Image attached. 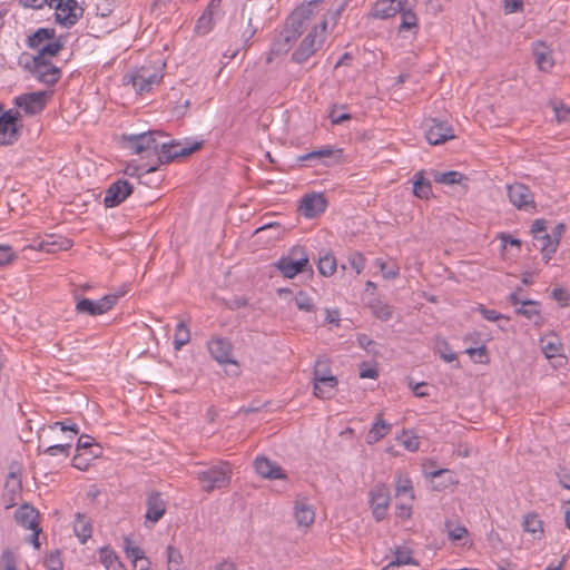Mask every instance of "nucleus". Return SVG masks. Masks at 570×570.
<instances>
[{
    "label": "nucleus",
    "instance_id": "f257e3e1",
    "mask_svg": "<svg viewBox=\"0 0 570 570\" xmlns=\"http://www.w3.org/2000/svg\"><path fill=\"white\" fill-rule=\"evenodd\" d=\"M321 1L322 0H313L303 3L289 14L277 40L279 50H288L304 31L311 30L314 26L312 22L316 16L315 8Z\"/></svg>",
    "mask_w": 570,
    "mask_h": 570
},
{
    "label": "nucleus",
    "instance_id": "f03ea898",
    "mask_svg": "<svg viewBox=\"0 0 570 570\" xmlns=\"http://www.w3.org/2000/svg\"><path fill=\"white\" fill-rule=\"evenodd\" d=\"M326 27V19H322L311 28L298 48L292 53V60L294 62L303 63L307 61L308 58H311L321 48L324 42Z\"/></svg>",
    "mask_w": 570,
    "mask_h": 570
},
{
    "label": "nucleus",
    "instance_id": "7ed1b4c3",
    "mask_svg": "<svg viewBox=\"0 0 570 570\" xmlns=\"http://www.w3.org/2000/svg\"><path fill=\"white\" fill-rule=\"evenodd\" d=\"M202 146V140H161L158 161L160 164H168L178 159L179 157L191 155L193 153L200 149Z\"/></svg>",
    "mask_w": 570,
    "mask_h": 570
},
{
    "label": "nucleus",
    "instance_id": "20e7f679",
    "mask_svg": "<svg viewBox=\"0 0 570 570\" xmlns=\"http://www.w3.org/2000/svg\"><path fill=\"white\" fill-rule=\"evenodd\" d=\"M276 266L283 276L287 278H292L307 268L311 269L308 256L302 246L293 247L287 256L278 259Z\"/></svg>",
    "mask_w": 570,
    "mask_h": 570
},
{
    "label": "nucleus",
    "instance_id": "39448f33",
    "mask_svg": "<svg viewBox=\"0 0 570 570\" xmlns=\"http://www.w3.org/2000/svg\"><path fill=\"white\" fill-rule=\"evenodd\" d=\"M197 479L206 492L222 489L229 483V469L227 464L206 468L197 472Z\"/></svg>",
    "mask_w": 570,
    "mask_h": 570
},
{
    "label": "nucleus",
    "instance_id": "423d86ee",
    "mask_svg": "<svg viewBox=\"0 0 570 570\" xmlns=\"http://www.w3.org/2000/svg\"><path fill=\"white\" fill-rule=\"evenodd\" d=\"M48 7L55 9L57 23L65 28L75 26L83 12L77 0H49Z\"/></svg>",
    "mask_w": 570,
    "mask_h": 570
},
{
    "label": "nucleus",
    "instance_id": "0eeeda50",
    "mask_svg": "<svg viewBox=\"0 0 570 570\" xmlns=\"http://www.w3.org/2000/svg\"><path fill=\"white\" fill-rule=\"evenodd\" d=\"M164 138H167V136L161 131L153 130L139 135H131L127 138V141L134 154L140 155L144 153H153L158 156L160 144Z\"/></svg>",
    "mask_w": 570,
    "mask_h": 570
},
{
    "label": "nucleus",
    "instance_id": "6e6552de",
    "mask_svg": "<svg viewBox=\"0 0 570 570\" xmlns=\"http://www.w3.org/2000/svg\"><path fill=\"white\" fill-rule=\"evenodd\" d=\"M20 121V112L18 110L2 111L0 106V144L12 145L20 137L22 125Z\"/></svg>",
    "mask_w": 570,
    "mask_h": 570
},
{
    "label": "nucleus",
    "instance_id": "1a4fd4ad",
    "mask_svg": "<svg viewBox=\"0 0 570 570\" xmlns=\"http://www.w3.org/2000/svg\"><path fill=\"white\" fill-rule=\"evenodd\" d=\"M368 495L373 518L377 522L384 520L390 505V489L387 488V485L380 483L371 489Z\"/></svg>",
    "mask_w": 570,
    "mask_h": 570
},
{
    "label": "nucleus",
    "instance_id": "9d476101",
    "mask_svg": "<svg viewBox=\"0 0 570 570\" xmlns=\"http://www.w3.org/2000/svg\"><path fill=\"white\" fill-rule=\"evenodd\" d=\"M508 197L511 204L520 210L530 212L535 209L533 194L528 186L514 183L507 186Z\"/></svg>",
    "mask_w": 570,
    "mask_h": 570
},
{
    "label": "nucleus",
    "instance_id": "9b49d317",
    "mask_svg": "<svg viewBox=\"0 0 570 570\" xmlns=\"http://www.w3.org/2000/svg\"><path fill=\"white\" fill-rule=\"evenodd\" d=\"M118 299L117 295H105L98 301L81 298L76 304V311L81 314L97 316L110 311Z\"/></svg>",
    "mask_w": 570,
    "mask_h": 570
},
{
    "label": "nucleus",
    "instance_id": "f8f14e48",
    "mask_svg": "<svg viewBox=\"0 0 570 570\" xmlns=\"http://www.w3.org/2000/svg\"><path fill=\"white\" fill-rule=\"evenodd\" d=\"M328 202L324 194H306L299 200L298 210L306 218H315L323 214L327 208Z\"/></svg>",
    "mask_w": 570,
    "mask_h": 570
},
{
    "label": "nucleus",
    "instance_id": "ddd939ff",
    "mask_svg": "<svg viewBox=\"0 0 570 570\" xmlns=\"http://www.w3.org/2000/svg\"><path fill=\"white\" fill-rule=\"evenodd\" d=\"M134 191V186L125 179H118L112 183L106 190L104 204L107 208L119 206Z\"/></svg>",
    "mask_w": 570,
    "mask_h": 570
},
{
    "label": "nucleus",
    "instance_id": "4468645a",
    "mask_svg": "<svg viewBox=\"0 0 570 570\" xmlns=\"http://www.w3.org/2000/svg\"><path fill=\"white\" fill-rule=\"evenodd\" d=\"M14 105L29 116L40 114L46 106V92L23 94L14 98Z\"/></svg>",
    "mask_w": 570,
    "mask_h": 570
},
{
    "label": "nucleus",
    "instance_id": "2eb2a0df",
    "mask_svg": "<svg viewBox=\"0 0 570 570\" xmlns=\"http://www.w3.org/2000/svg\"><path fill=\"white\" fill-rule=\"evenodd\" d=\"M425 137L431 145H440L454 138L453 128L446 122L431 119Z\"/></svg>",
    "mask_w": 570,
    "mask_h": 570
},
{
    "label": "nucleus",
    "instance_id": "dca6fc26",
    "mask_svg": "<svg viewBox=\"0 0 570 570\" xmlns=\"http://www.w3.org/2000/svg\"><path fill=\"white\" fill-rule=\"evenodd\" d=\"M256 224L257 227L252 233V237H255L256 240H261L263 235L268 233V239L264 243V246H267L274 240H277L284 232V228L279 223L272 222L267 219V217H261Z\"/></svg>",
    "mask_w": 570,
    "mask_h": 570
},
{
    "label": "nucleus",
    "instance_id": "f3484780",
    "mask_svg": "<svg viewBox=\"0 0 570 570\" xmlns=\"http://www.w3.org/2000/svg\"><path fill=\"white\" fill-rule=\"evenodd\" d=\"M72 246V242L66 237H56L55 235H48L42 239H35L30 245L31 248L42 250L46 253H57L60 250H68Z\"/></svg>",
    "mask_w": 570,
    "mask_h": 570
},
{
    "label": "nucleus",
    "instance_id": "a211bd4d",
    "mask_svg": "<svg viewBox=\"0 0 570 570\" xmlns=\"http://www.w3.org/2000/svg\"><path fill=\"white\" fill-rule=\"evenodd\" d=\"M222 0H210L206 9L197 19L194 32L198 36L209 33L214 28V14L220 8Z\"/></svg>",
    "mask_w": 570,
    "mask_h": 570
},
{
    "label": "nucleus",
    "instance_id": "6ab92c4d",
    "mask_svg": "<svg viewBox=\"0 0 570 570\" xmlns=\"http://www.w3.org/2000/svg\"><path fill=\"white\" fill-rule=\"evenodd\" d=\"M337 385V379L334 375H320V372H314V395L316 397L327 400L334 395Z\"/></svg>",
    "mask_w": 570,
    "mask_h": 570
},
{
    "label": "nucleus",
    "instance_id": "aec40b11",
    "mask_svg": "<svg viewBox=\"0 0 570 570\" xmlns=\"http://www.w3.org/2000/svg\"><path fill=\"white\" fill-rule=\"evenodd\" d=\"M532 55L539 70L548 72L553 68L552 50L543 41L532 43Z\"/></svg>",
    "mask_w": 570,
    "mask_h": 570
},
{
    "label": "nucleus",
    "instance_id": "412c9836",
    "mask_svg": "<svg viewBox=\"0 0 570 570\" xmlns=\"http://www.w3.org/2000/svg\"><path fill=\"white\" fill-rule=\"evenodd\" d=\"M32 72L39 81L46 85H55L60 78L59 68L50 61H33Z\"/></svg>",
    "mask_w": 570,
    "mask_h": 570
},
{
    "label": "nucleus",
    "instance_id": "4be33fe9",
    "mask_svg": "<svg viewBox=\"0 0 570 570\" xmlns=\"http://www.w3.org/2000/svg\"><path fill=\"white\" fill-rule=\"evenodd\" d=\"M146 521L158 522L166 512V502L159 492H151L146 500Z\"/></svg>",
    "mask_w": 570,
    "mask_h": 570
},
{
    "label": "nucleus",
    "instance_id": "5701e85b",
    "mask_svg": "<svg viewBox=\"0 0 570 570\" xmlns=\"http://www.w3.org/2000/svg\"><path fill=\"white\" fill-rule=\"evenodd\" d=\"M403 0H379L371 10V16L377 19H389L402 10Z\"/></svg>",
    "mask_w": 570,
    "mask_h": 570
},
{
    "label": "nucleus",
    "instance_id": "b1692460",
    "mask_svg": "<svg viewBox=\"0 0 570 570\" xmlns=\"http://www.w3.org/2000/svg\"><path fill=\"white\" fill-rule=\"evenodd\" d=\"M294 518L299 528H309L315 520V510L305 500H297L294 503Z\"/></svg>",
    "mask_w": 570,
    "mask_h": 570
},
{
    "label": "nucleus",
    "instance_id": "393cba45",
    "mask_svg": "<svg viewBox=\"0 0 570 570\" xmlns=\"http://www.w3.org/2000/svg\"><path fill=\"white\" fill-rule=\"evenodd\" d=\"M416 0H403L402 10L397 12L401 17L399 31L417 29V17L414 13Z\"/></svg>",
    "mask_w": 570,
    "mask_h": 570
},
{
    "label": "nucleus",
    "instance_id": "a878e982",
    "mask_svg": "<svg viewBox=\"0 0 570 570\" xmlns=\"http://www.w3.org/2000/svg\"><path fill=\"white\" fill-rule=\"evenodd\" d=\"M14 519L17 523L24 529L32 530L39 527V513L33 507L28 504H23L17 509Z\"/></svg>",
    "mask_w": 570,
    "mask_h": 570
},
{
    "label": "nucleus",
    "instance_id": "bb28decb",
    "mask_svg": "<svg viewBox=\"0 0 570 570\" xmlns=\"http://www.w3.org/2000/svg\"><path fill=\"white\" fill-rule=\"evenodd\" d=\"M256 472L265 479H283L285 474L279 465L266 458L257 456L254 462Z\"/></svg>",
    "mask_w": 570,
    "mask_h": 570
},
{
    "label": "nucleus",
    "instance_id": "cd10ccee",
    "mask_svg": "<svg viewBox=\"0 0 570 570\" xmlns=\"http://www.w3.org/2000/svg\"><path fill=\"white\" fill-rule=\"evenodd\" d=\"M208 351L218 363H230V345L223 338H213L208 342Z\"/></svg>",
    "mask_w": 570,
    "mask_h": 570
},
{
    "label": "nucleus",
    "instance_id": "c85d7f7f",
    "mask_svg": "<svg viewBox=\"0 0 570 570\" xmlns=\"http://www.w3.org/2000/svg\"><path fill=\"white\" fill-rule=\"evenodd\" d=\"M424 174V170L414 174L412 193L420 199L429 200L433 196V190L431 181L425 179Z\"/></svg>",
    "mask_w": 570,
    "mask_h": 570
},
{
    "label": "nucleus",
    "instance_id": "c756f323",
    "mask_svg": "<svg viewBox=\"0 0 570 570\" xmlns=\"http://www.w3.org/2000/svg\"><path fill=\"white\" fill-rule=\"evenodd\" d=\"M73 531L80 543L85 544L92 533L91 519L78 512L73 522Z\"/></svg>",
    "mask_w": 570,
    "mask_h": 570
},
{
    "label": "nucleus",
    "instance_id": "7c9ffc66",
    "mask_svg": "<svg viewBox=\"0 0 570 570\" xmlns=\"http://www.w3.org/2000/svg\"><path fill=\"white\" fill-rule=\"evenodd\" d=\"M534 247L542 253L544 262L548 263L557 252L558 242L556 239H551V235L547 232L543 233V235L534 237Z\"/></svg>",
    "mask_w": 570,
    "mask_h": 570
},
{
    "label": "nucleus",
    "instance_id": "2f4dec72",
    "mask_svg": "<svg viewBox=\"0 0 570 570\" xmlns=\"http://www.w3.org/2000/svg\"><path fill=\"white\" fill-rule=\"evenodd\" d=\"M391 428L392 425L383 420L382 414H379L366 435V442L368 444L379 442L390 432Z\"/></svg>",
    "mask_w": 570,
    "mask_h": 570
},
{
    "label": "nucleus",
    "instance_id": "473e14b6",
    "mask_svg": "<svg viewBox=\"0 0 570 570\" xmlns=\"http://www.w3.org/2000/svg\"><path fill=\"white\" fill-rule=\"evenodd\" d=\"M125 79L126 82L131 83L134 89L140 95L144 92H149L151 90L141 68L126 75Z\"/></svg>",
    "mask_w": 570,
    "mask_h": 570
},
{
    "label": "nucleus",
    "instance_id": "72a5a7b5",
    "mask_svg": "<svg viewBox=\"0 0 570 570\" xmlns=\"http://www.w3.org/2000/svg\"><path fill=\"white\" fill-rule=\"evenodd\" d=\"M341 150L334 149L332 146H324L320 149L312 150L305 155H302L298 157V160L301 161H308V160H323L325 158L331 157H340Z\"/></svg>",
    "mask_w": 570,
    "mask_h": 570
},
{
    "label": "nucleus",
    "instance_id": "f704fd0d",
    "mask_svg": "<svg viewBox=\"0 0 570 570\" xmlns=\"http://www.w3.org/2000/svg\"><path fill=\"white\" fill-rule=\"evenodd\" d=\"M368 308L376 318L384 322L389 321L393 315L392 306L380 298H373L368 303Z\"/></svg>",
    "mask_w": 570,
    "mask_h": 570
},
{
    "label": "nucleus",
    "instance_id": "c9c22d12",
    "mask_svg": "<svg viewBox=\"0 0 570 570\" xmlns=\"http://www.w3.org/2000/svg\"><path fill=\"white\" fill-rule=\"evenodd\" d=\"M523 530L533 534L534 539H541L543 535V522L537 513H529L523 520Z\"/></svg>",
    "mask_w": 570,
    "mask_h": 570
},
{
    "label": "nucleus",
    "instance_id": "e433bc0d",
    "mask_svg": "<svg viewBox=\"0 0 570 570\" xmlns=\"http://www.w3.org/2000/svg\"><path fill=\"white\" fill-rule=\"evenodd\" d=\"M99 560L105 566L106 570H121L122 563L119 561L118 556L108 547L99 550Z\"/></svg>",
    "mask_w": 570,
    "mask_h": 570
},
{
    "label": "nucleus",
    "instance_id": "4c0bfd02",
    "mask_svg": "<svg viewBox=\"0 0 570 570\" xmlns=\"http://www.w3.org/2000/svg\"><path fill=\"white\" fill-rule=\"evenodd\" d=\"M336 259L332 253L325 252L323 255H320L317 262V269L321 275L330 277L336 272Z\"/></svg>",
    "mask_w": 570,
    "mask_h": 570
},
{
    "label": "nucleus",
    "instance_id": "58836bf2",
    "mask_svg": "<svg viewBox=\"0 0 570 570\" xmlns=\"http://www.w3.org/2000/svg\"><path fill=\"white\" fill-rule=\"evenodd\" d=\"M56 31L52 28H40L28 37L27 43L30 48L37 49L42 46L46 40H52Z\"/></svg>",
    "mask_w": 570,
    "mask_h": 570
},
{
    "label": "nucleus",
    "instance_id": "ea45409f",
    "mask_svg": "<svg viewBox=\"0 0 570 570\" xmlns=\"http://www.w3.org/2000/svg\"><path fill=\"white\" fill-rule=\"evenodd\" d=\"M62 48L63 43L61 39L53 40L39 48V52L33 57V61H48V57H55Z\"/></svg>",
    "mask_w": 570,
    "mask_h": 570
},
{
    "label": "nucleus",
    "instance_id": "a19ab883",
    "mask_svg": "<svg viewBox=\"0 0 570 570\" xmlns=\"http://www.w3.org/2000/svg\"><path fill=\"white\" fill-rule=\"evenodd\" d=\"M432 175L435 183L445 185L461 184L462 180L466 179L463 174L455 170L445 173L433 171Z\"/></svg>",
    "mask_w": 570,
    "mask_h": 570
},
{
    "label": "nucleus",
    "instance_id": "79ce46f5",
    "mask_svg": "<svg viewBox=\"0 0 570 570\" xmlns=\"http://www.w3.org/2000/svg\"><path fill=\"white\" fill-rule=\"evenodd\" d=\"M515 313L525 318L533 321L534 317L540 318L539 303L530 299L521 302L519 307H515Z\"/></svg>",
    "mask_w": 570,
    "mask_h": 570
},
{
    "label": "nucleus",
    "instance_id": "37998d69",
    "mask_svg": "<svg viewBox=\"0 0 570 570\" xmlns=\"http://www.w3.org/2000/svg\"><path fill=\"white\" fill-rule=\"evenodd\" d=\"M395 495L406 497L409 501L414 500L412 481L407 476H399L395 484Z\"/></svg>",
    "mask_w": 570,
    "mask_h": 570
},
{
    "label": "nucleus",
    "instance_id": "c03bdc74",
    "mask_svg": "<svg viewBox=\"0 0 570 570\" xmlns=\"http://www.w3.org/2000/svg\"><path fill=\"white\" fill-rule=\"evenodd\" d=\"M541 350L547 358L554 357L561 350V343L558 337H544L541 340Z\"/></svg>",
    "mask_w": 570,
    "mask_h": 570
},
{
    "label": "nucleus",
    "instance_id": "a18cd8bd",
    "mask_svg": "<svg viewBox=\"0 0 570 570\" xmlns=\"http://www.w3.org/2000/svg\"><path fill=\"white\" fill-rule=\"evenodd\" d=\"M411 563H414L411 550L407 548H397L389 566H406Z\"/></svg>",
    "mask_w": 570,
    "mask_h": 570
},
{
    "label": "nucleus",
    "instance_id": "49530a36",
    "mask_svg": "<svg viewBox=\"0 0 570 570\" xmlns=\"http://www.w3.org/2000/svg\"><path fill=\"white\" fill-rule=\"evenodd\" d=\"M189 340H190L189 330L183 322H179L175 330V340H174L175 348L180 350L181 346H184L185 344H187L189 342Z\"/></svg>",
    "mask_w": 570,
    "mask_h": 570
},
{
    "label": "nucleus",
    "instance_id": "de8ad7c7",
    "mask_svg": "<svg viewBox=\"0 0 570 570\" xmlns=\"http://www.w3.org/2000/svg\"><path fill=\"white\" fill-rule=\"evenodd\" d=\"M294 302L296 307L299 311L312 313L315 312V305L313 303L312 297H309L305 292L299 291L297 295L294 297Z\"/></svg>",
    "mask_w": 570,
    "mask_h": 570
},
{
    "label": "nucleus",
    "instance_id": "09e8293b",
    "mask_svg": "<svg viewBox=\"0 0 570 570\" xmlns=\"http://www.w3.org/2000/svg\"><path fill=\"white\" fill-rule=\"evenodd\" d=\"M124 549L127 558H129L132 562H136L139 559L145 558V552L139 547L135 546L128 537L124 539Z\"/></svg>",
    "mask_w": 570,
    "mask_h": 570
},
{
    "label": "nucleus",
    "instance_id": "8fccbe9b",
    "mask_svg": "<svg viewBox=\"0 0 570 570\" xmlns=\"http://www.w3.org/2000/svg\"><path fill=\"white\" fill-rule=\"evenodd\" d=\"M157 168L155 166H146V165H136L128 164L124 170L125 175L130 177H139L140 173L149 174L155 171Z\"/></svg>",
    "mask_w": 570,
    "mask_h": 570
},
{
    "label": "nucleus",
    "instance_id": "3c124183",
    "mask_svg": "<svg viewBox=\"0 0 570 570\" xmlns=\"http://www.w3.org/2000/svg\"><path fill=\"white\" fill-rule=\"evenodd\" d=\"M167 558H168V569L169 570H179L183 557L176 548L168 546L167 547Z\"/></svg>",
    "mask_w": 570,
    "mask_h": 570
},
{
    "label": "nucleus",
    "instance_id": "603ef678",
    "mask_svg": "<svg viewBox=\"0 0 570 570\" xmlns=\"http://www.w3.org/2000/svg\"><path fill=\"white\" fill-rule=\"evenodd\" d=\"M70 450H71V444L70 443L55 444V445H50L47 449H45L43 453L48 454V455H51V456L60 454V455H63L65 458H68L69 454H70Z\"/></svg>",
    "mask_w": 570,
    "mask_h": 570
},
{
    "label": "nucleus",
    "instance_id": "864d4df0",
    "mask_svg": "<svg viewBox=\"0 0 570 570\" xmlns=\"http://www.w3.org/2000/svg\"><path fill=\"white\" fill-rule=\"evenodd\" d=\"M96 446L99 448L97 444L94 443V439L87 434H81L77 442V451L81 450H90V454L92 458H97L99 454L94 452L91 449Z\"/></svg>",
    "mask_w": 570,
    "mask_h": 570
},
{
    "label": "nucleus",
    "instance_id": "5fc2aeb1",
    "mask_svg": "<svg viewBox=\"0 0 570 570\" xmlns=\"http://www.w3.org/2000/svg\"><path fill=\"white\" fill-rule=\"evenodd\" d=\"M401 443L403 446L409 451H416L420 446L419 438L414 434H410L409 432L404 431L401 436Z\"/></svg>",
    "mask_w": 570,
    "mask_h": 570
},
{
    "label": "nucleus",
    "instance_id": "6e6d98bb",
    "mask_svg": "<svg viewBox=\"0 0 570 570\" xmlns=\"http://www.w3.org/2000/svg\"><path fill=\"white\" fill-rule=\"evenodd\" d=\"M348 264L356 274H360L365 267V258L361 253L354 252L348 256Z\"/></svg>",
    "mask_w": 570,
    "mask_h": 570
},
{
    "label": "nucleus",
    "instance_id": "4d7b16f0",
    "mask_svg": "<svg viewBox=\"0 0 570 570\" xmlns=\"http://www.w3.org/2000/svg\"><path fill=\"white\" fill-rule=\"evenodd\" d=\"M445 527L448 528V535L452 541L462 540L468 534V530L464 525H456L451 529V522L448 521Z\"/></svg>",
    "mask_w": 570,
    "mask_h": 570
},
{
    "label": "nucleus",
    "instance_id": "13d9d810",
    "mask_svg": "<svg viewBox=\"0 0 570 570\" xmlns=\"http://www.w3.org/2000/svg\"><path fill=\"white\" fill-rule=\"evenodd\" d=\"M466 353L471 357L476 356L478 358L474 360L476 363L485 364L489 361L488 360L487 348H485L484 345H482L480 347H470V348L466 350Z\"/></svg>",
    "mask_w": 570,
    "mask_h": 570
},
{
    "label": "nucleus",
    "instance_id": "bf43d9fd",
    "mask_svg": "<svg viewBox=\"0 0 570 570\" xmlns=\"http://www.w3.org/2000/svg\"><path fill=\"white\" fill-rule=\"evenodd\" d=\"M45 566L48 570H62V562L58 551L50 553L45 559Z\"/></svg>",
    "mask_w": 570,
    "mask_h": 570
},
{
    "label": "nucleus",
    "instance_id": "052dcab7",
    "mask_svg": "<svg viewBox=\"0 0 570 570\" xmlns=\"http://www.w3.org/2000/svg\"><path fill=\"white\" fill-rule=\"evenodd\" d=\"M2 570H17L14 553L10 550H4L1 554Z\"/></svg>",
    "mask_w": 570,
    "mask_h": 570
},
{
    "label": "nucleus",
    "instance_id": "680f3d73",
    "mask_svg": "<svg viewBox=\"0 0 570 570\" xmlns=\"http://www.w3.org/2000/svg\"><path fill=\"white\" fill-rule=\"evenodd\" d=\"M552 108L556 115V118L559 122L567 121L568 115H570V108L566 107L562 102H552Z\"/></svg>",
    "mask_w": 570,
    "mask_h": 570
},
{
    "label": "nucleus",
    "instance_id": "e2e57ef3",
    "mask_svg": "<svg viewBox=\"0 0 570 570\" xmlns=\"http://www.w3.org/2000/svg\"><path fill=\"white\" fill-rule=\"evenodd\" d=\"M14 258V252L8 245H0V266L10 263Z\"/></svg>",
    "mask_w": 570,
    "mask_h": 570
},
{
    "label": "nucleus",
    "instance_id": "0e129e2a",
    "mask_svg": "<svg viewBox=\"0 0 570 570\" xmlns=\"http://www.w3.org/2000/svg\"><path fill=\"white\" fill-rule=\"evenodd\" d=\"M141 70L144 72V75L146 76L150 88H153V86L158 85L160 82L161 76L158 73V71L153 70L147 67H141Z\"/></svg>",
    "mask_w": 570,
    "mask_h": 570
},
{
    "label": "nucleus",
    "instance_id": "69168bd1",
    "mask_svg": "<svg viewBox=\"0 0 570 570\" xmlns=\"http://www.w3.org/2000/svg\"><path fill=\"white\" fill-rule=\"evenodd\" d=\"M379 376V371L374 366H370L366 363H363L360 366V377L362 379H376Z\"/></svg>",
    "mask_w": 570,
    "mask_h": 570
},
{
    "label": "nucleus",
    "instance_id": "338daca9",
    "mask_svg": "<svg viewBox=\"0 0 570 570\" xmlns=\"http://www.w3.org/2000/svg\"><path fill=\"white\" fill-rule=\"evenodd\" d=\"M547 232V222L544 219H535L531 226L533 238L543 235Z\"/></svg>",
    "mask_w": 570,
    "mask_h": 570
},
{
    "label": "nucleus",
    "instance_id": "774afa93",
    "mask_svg": "<svg viewBox=\"0 0 570 570\" xmlns=\"http://www.w3.org/2000/svg\"><path fill=\"white\" fill-rule=\"evenodd\" d=\"M6 487L9 488L10 491H12L13 493H16L17 491H19L21 489V481L18 479L16 473L10 472L8 474V480H7Z\"/></svg>",
    "mask_w": 570,
    "mask_h": 570
}]
</instances>
